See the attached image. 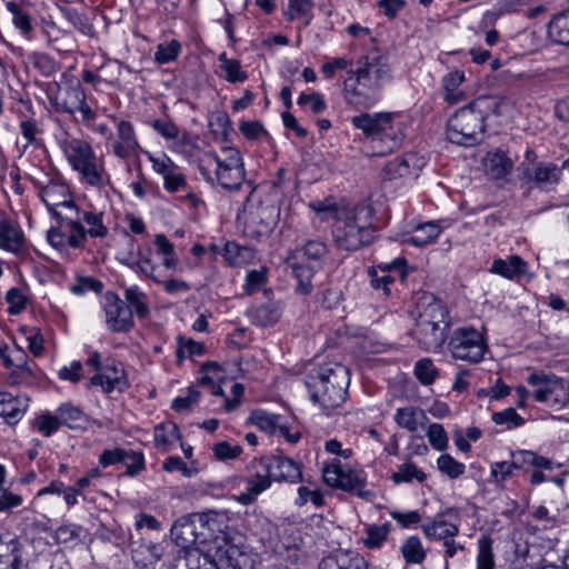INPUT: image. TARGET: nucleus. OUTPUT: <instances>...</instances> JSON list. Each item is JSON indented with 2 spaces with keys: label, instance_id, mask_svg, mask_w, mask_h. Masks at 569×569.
Listing matches in <instances>:
<instances>
[{
  "label": "nucleus",
  "instance_id": "nucleus-1",
  "mask_svg": "<svg viewBox=\"0 0 569 569\" xmlns=\"http://www.w3.org/2000/svg\"><path fill=\"white\" fill-rule=\"evenodd\" d=\"M60 148L79 181L88 187L102 190L111 184V176L107 171L103 157H98L91 143L79 138H67L60 141Z\"/></svg>",
  "mask_w": 569,
  "mask_h": 569
},
{
  "label": "nucleus",
  "instance_id": "nucleus-2",
  "mask_svg": "<svg viewBox=\"0 0 569 569\" xmlns=\"http://www.w3.org/2000/svg\"><path fill=\"white\" fill-rule=\"evenodd\" d=\"M359 149L366 157H383L396 149L402 142L403 136L392 124L391 113H362L358 116Z\"/></svg>",
  "mask_w": 569,
  "mask_h": 569
},
{
  "label": "nucleus",
  "instance_id": "nucleus-3",
  "mask_svg": "<svg viewBox=\"0 0 569 569\" xmlns=\"http://www.w3.org/2000/svg\"><path fill=\"white\" fill-rule=\"evenodd\" d=\"M350 379V370L336 363L311 372L307 377L306 386L315 403L323 409H331L339 407L346 400Z\"/></svg>",
  "mask_w": 569,
  "mask_h": 569
},
{
  "label": "nucleus",
  "instance_id": "nucleus-4",
  "mask_svg": "<svg viewBox=\"0 0 569 569\" xmlns=\"http://www.w3.org/2000/svg\"><path fill=\"white\" fill-rule=\"evenodd\" d=\"M492 103L488 98H477L456 111L447 123L448 140L460 146L477 143L485 131V120Z\"/></svg>",
  "mask_w": 569,
  "mask_h": 569
},
{
  "label": "nucleus",
  "instance_id": "nucleus-5",
  "mask_svg": "<svg viewBox=\"0 0 569 569\" xmlns=\"http://www.w3.org/2000/svg\"><path fill=\"white\" fill-rule=\"evenodd\" d=\"M199 170L209 182L217 181L226 190H238L246 176L240 152L234 148H223L222 157L208 152L199 160Z\"/></svg>",
  "mask_w": 569,
  "mask_h": 569
},
{
  "label": "nucleus",
  "instance_id": "nucleus-6",
  "mask_svg": "<svg viewBox=\"0 0 569 569\" xmlns=\"http://www.w3.org/2000/svg\"><path fill=\"white\" fill-rule=\"evenodd\" d=\"M391 79V69L386 56L378 50L369 52L358 67V86L372 91L370 101L377 99L376 92Z\"/></svg>",
  "mask_w": 569,
  "mask_h": 569
},
{
  "label": "nucleus",
  "instance_id": "nucleus-7",
  "mask_svg": "<svg viewBox=\"0 0 569 569\" xmlns=\"http://www.w3.org/2000/svg\"><path fill=\"white\" fill-rule=\"evenodd\" d=\"M257 562L258 555L249 546L231 538L223 539L211 559L217 569H254Z\"/></svg>",
  "mask_w": 569,
  "mask_h": 569
},
{
  "label": "nucleus",
  "instance_id": "nucleus-8",
  "mask_svg": "<svg viewBox=\"0 0 569 569\" xmlns=\"http://www.w3.org/2000/svg\"><path fill=\"white\" fill-rule=\"evenodd\" d=\"M58 224L47 232L48 242L61 252L69 248H83V226L80 223V213L53 217Z\"/></svg>",
  "mask_w": 569,
  "mask_h": 569
},
{
  "label": "nucleus",
  "instance_id": "nucleus-9",
  "mask_svg": "<svg viewBox=\"0 0 569 569\" xmlns=\"http://www.w3.org/2000/svg\"><path fill=\"white\" fill-rule=\"evenodd\" d=\"M449 348L455 359L477 363L482 360L487 345L473 328H458L450 337Z\"/></svg>",
  "mask_w": 569,
  "mask_h": 569
},
{
  "label": "nucleus",
  "instance_id": "nucleus-10",
  "mask_svg": "<svg viewBox=\"0 0 569 569\" xmlns=\"http://www.w3.org/2000/svg\"><path fill=\"white\" fill-rule=\"evenodd\" d=\"M34 184L39 188L40 198L52 217L80 213L67 183L49 181L47 184H41L34 181Z\"/></svg>",
  "mask_w": 569,
  "mask_h": 569
},
{
  "label": "nucleus",
  "instance_id": "nucleus-11",
  "mask_svg": "<svg viewBox=\"0 0 569 569\" xmlns=\"http://www.w3.org/2000/svg\"><path fill=\"white\" fill-rule=\"evenodd\" d=\"M206 529L203 516L194 513L179 518L172 525L170 533L180 548H194L193 545L203 543L207 540Z\"/></svg>",
  "mask_w": 569,
  "mask_h": 569
},
{
  "label": "nucleus",
  "instance_id": "nucleus-12",
  "mask_svg": "<svg viewBox=\"0 0 569 569\" xmlns=\"http://www.w3.org/2000/svg\"><path fill=\"white\" fill-rule=\"evenodd\" d=\"M51 101L57 111L69 114L79 111L87 123L96 118V112L87 103L86 92L80 84L60 89Z\"/></svg>",
  "mask_w": 569,
  "mask_h": 569
},
{
  "label": "nucleus",
  "instance_id": "nucleus-13",
  "mask_svg": "<svg viewBox=\"0 0 569 569\" xmlns=\"http://www.w3.org/2000/svg\"><path fill=\"white\" fill-rule=\"evenodd\" d=\"M569 171V159L561 162H537L525 170V177L543 191L552 190L561 180L563 171Z\"/></svg>",
  "mask_w": 569,
  "mask_h": 569
},
{
  "label": "nucleus",
  "instance_id": "nucleus-14",
  "mask_svg": "<svg viewBox=\"0 0 569 569\" xmlns=\"http://www.w3.org/2000/svg\"><path fill=\"white\" fill-rule=\"evenodd\" d=\"M116 124V136L112 142V152L119 159H129L132 157H139L141 152H144L140 146L134 127L130 121L112 117Z\"/></svg>",
  "mask_w": 569,
  "mask_h": 569
},
{
  "label": "nucleus",
  "instance_id": "nucleus-15",
  "mask_svg": "<svg viewBox=\"0 0 569 569\" xmlns=\"http://www.w3.org/2000/svg\"><path fill=\"white\" fill-rule=\"evenodd\" d=\"M332 236L340 249L352 251L356 248V207H341L335 210Z\"/></svg>",
  "mask_w": 569,
  "mask_h": 569
},
{
  "label": "nucleus",
  "instance_id": "nucleus-16",
  "mask_svg": "<svg viewBox=\"0 0 569 569\" xmlns=\"http://www.w3.org/2000/svg\"><path fill=\"white\" fill-rule=\"evenodd\" d=\"M416 322H420V327L431 325L450 326L446 306L430 292H422L417 298Z\"/></svg>",
  "mask_w": 569,
  "mask_h": 569
},
{
  "label": "nucleus",
  "instance_id": "nucleus-17",
  "mask_svg": "<svg viewBox=\"0 0 569 569\" xmlns=\"http://www.w3.org/2000/svg\"><path fill=\"white\" fill-rule=\"evenodd\" d=\"M91 385L100 386L106 393L114 390L124 391L129 383L126 379L123 365L113 359L107 360L102 370L91 378Z\"/></svg>",
  "mask_w": 569,
  "mask_h": 569
},
{
  "label": "nucleus",
  "instance_id": "nucleus-18",
  "mask_svg": "<svg viewBox=\"0 0 569 569\" xmlns=\"http://www.w3.org/2000/svg\"><path fill=\"white\" fill-rule=\"evenodd\" d=\"M321 71L327 79L335 77L337 71H345L347 77L343 78V92L349 103H353L356 99V80L353 79V60L343 57L333 58L321 67Z\"/></svg>",
  "mask_w": 569,
  "mask_h": 569
},
{
  "label": "nucleus",
  "instance_id": "nucleus-19",
  "mask_svg": "<svg viewBox=\"0 0 569 569\" xmlns=\"http://www.w3.org/2000/svg\"><path fill=\"white\" fill-rule=\"evenodd\" d=\"M448 329V325L420 327V322H416L411 335L423 350L437 351L446 341Z\"/></svg>",
  "mask_w": 569,
  "mask_h": 569
},
{
  "label": "nucleus",
  "instance_id": "nucleus-20",
  "mask_svg": "<svg viewBox=\"0 0 569 569\" xmlns=\"http://www.w3.org/2000/svg\"><path fill=\"white\" fill-rule=\"evenodd\" d=\"M26 545L10 535L0 536V569H21Z\"/></svg>",
  "mask_w": 569,
  "mask_h": 569
},
{
  "label": "nucleus",
  "instance_id": "nucleus-21",
  "mask_svg": "<svg viewBox=\"0 0 569 569\" xmlns=\"http://www.w3.org/2000/svg\"><path fill=\"white\" fill-rule=\"evenodd\" d=\"M107 325L111 331H129L133 327L132 311L118 297L108 300L106 306Z\"/></svg>",
  "mask_w": 569,
  "mask_h": 569
},
{
  "label": "nucleus",
  "instance_id": "nucleus-22",
  "mask_svg": "<svg viewBox=\"0 0 569 569\" xmlns=\"http://www.w3.org/2000/svg\"><path fill=\"white\" fill-rule=\"evenodd\" d=\"M211 563V558L198 548H180L176 551L167 569H204Z\"/></svg>",
  "mask_w": 569,
  "mask_h": 569
},
{
  "label": "nucleus",
  "instance_id": "nucleus-23",
  "mask_svg": "<svg viewBox=\"0 0 569 569\" xmlns=\"http://www.w3.org/2000/svg\"><path fill=\"white\" fill-rule=\"evenodd\" d=\"M447 515L458 516V512L450 509L447 510L446 512L438 515L436 518L426 521L422 525L423 533L430 539L443 541L456 537L459 532V528L456 523L446 520L445 517Z\"/></svg>",
  "mask_w": 569,
  "mask_h": 569
},
{
  "label": "nucleus",
  "instance_id": "nucleus-24",
  "mask_svg": "<svg viewBox=\"0 0 569 569\" xmlns=\"http://www.w3.org/2000/svg\"><path fill=\"white\" fill-rule=\"evenodd\" d=\"M23 243L24 236L20 227L0 212V248L17 254Z\"/></svg>",
  "mask_w": 569,
  "mask_h": 569
},
{
  "label": "nucleus",
  "instance_id": "nucleus-25",
  "mask_svg": "<svg viewBox=\"0 0 569 569\" xmlns=\"http://www.w3.org/2000/svg\"><path fill=\"white\" fill-rule=\"evenodd\" d=\"M322 478L328 486L341 490H352L356 486L350 465H325Z\"/></svg>",
  "mask_w": 569,
  "mask_h": 569
},
{
  "label": "nucleus",
  "instance_id": "nucleus-26",
  "mask_svg": "<svg viewBox=\"0 0 569 569\" xmlns=\"http://www.w3.org/2000/svg\"><path fill=\"white\" fill-rule=\"evenodd\" d=\"M527 271L528 263L517 254L509 256L506 259H496L490 268V272L511 280L525 276Z\"/></svg>",
  "mask_w": 569,
  "mask_h": 569
},
{
  "label": "nucleus",
  "instance_id": "nucleus-27",
  "mask_svg": "<svg viewBox=\"0 0 569 569\" xmlns=\"http://www.w3.org/2000/svg\"><path fill=\"white\" fill-rule=\"evenodd\" d=\"M395 419L399 427L407 429L410 432H417L426 429L429 422L426 412L422 409L412 406L399 408Z\"/></svg>",
  "mask_w": 569,
  "mask_h": 569
},
{
  "label": "nucleus",
  "instance_id": "nucleus-28",
  "mask_svg": "<svg viewBox=\"0 0 569 569\" xmlns=\"http://www.w3.org/2000/svg\"><path fill=\"white\" fill-rule=\"evenodd\" d=\"M557 376L535 372L527 378L528 385L533 388L532 397L538 402L551 403V397Z\"/></svg>",
  "mask_w": 569,
  "mask_h": 569
},
{
  "label": "nucleus",
  "instance_id": "nucleus-29",
  "mask_svg": "<svg viewBox=\"0 0 569 569\" xmlns=\"http://www.w3.org/2000/svg\"><path fill=\"white\" fill-rule=\"evenodd\" d=\"M26 409V400L9 392H0V417H3L8 423H17L23 417Z\"/></svg>",
  "mask_w": 569,
  "mask_h": 569
},
{
  "label": "nucleus",
  "instance_id": "nucleus-30",
  "mask_svg": "<svg viewBox=\"0 0 569 569\" xmlns=\"http://www.w3.org/2000/svg\"><path fill=\"white\" fill-rule=\"evenodd\" d=\"M282 315L280 301H269L250 310L252 322L260 327H269L277 323Z\"/></svg>",
  "mask_w": 569,
  "mask_h": 569
},
{
  "label": "nucleus",
  "instance_id": "nucleus-31",
  "mask_svg": "<svg viewBox=\"0 0 569 569\" xmlns=\"http://www.w3.org/2000/svg\"><path fill=\"white\" fill-rule=\"evenodd\" d=\"M486 173L492 179H501L510 173L513 163L500 150L488 152L483 159Z\"/></svg>",
  "mask_w": 569,
  "mask_h": 569
},
{
  "label": "nucleus",
  "instance_id": "nucleus-32",
  "mask_svg": "<svg viewBox=\"0 0 569 569\" xmlns=\"http://www.w3.org/2000/svg\"><path fill=\"white\" fill-rule=\"evenodd\" d=\"M327 254V246L318 240L308 241L301 249H298L289 260H298L311 266L321 268L322 260Z\"/></svg>",
  "mask_w": 569,
  "mask_h": 569
},
{
  "label": "nucleus",
  "instance_id": "nucleus-33",
  "mask_svg": "<svg viewBox=\"0 0 569 569\" xmlns=\"http://www.w3.org/2000/svg\"><path fill=\"white\" fill-rule=\"evenodd\" d=\"M80 223L83 226V243L87 237L106 238L109 229L103 223V213L93 211H80Z\"/></svg>",
  "mask_w": 569,
  "mask_h": 569
},
{
  "label": "nucleus",
  "instance_id": "nucleus-34",
  "mask_svg": "<svg viewBox=\"0 0 569 569\" xmlns=\"http://www.w3.org/2000/svg\"><path fill=\"white\" fill-rule=\"evenodd\" d=\"M288 262L297 278V291L301 295H309L312 291V278L320 268L298 260H289Z\"/></svg>",
  "mask_w": 569,
  "mask_h": 569
},
{
  "label": "nucleus",
  "instance_id": "nucleus-35",
  "mask_svg": "<svg viewBox=\"0 0 569 569\" xmlns=\"http://www.w3.org/2000/svg\"><path fill=\"white\" fill-rule=\"evenodd\" d=\"M512 467L518 468L520 465H485L477 468L473 476L485 483H500L511 475Z\"/></svg>",
  "mask_w": 569,
  "mask_h": 569
},
{
  "label": "nucleus",
  "instance_id": "nucleus-36",
  "mask_svg": "<svg viewBox=\"0 0 569 569\" xmlns=\"http://www.w3.org/2000/svg\"><path fill=\"white\" fill-rule=\"evenodd\" d=\"M465 81V73L459 70L451 71L442 79L445 89V100L450 104L459 103L466 100V94L460 90V86Z\"/></svg>",
  "mask_w": 569,
  "mask_h": 569
},
{
  "label": "nucleus",
  "instance_id": "nucleus-37",
  "mask_svg": "<svg viewBox=\"0 0 569 569\" xmlns=\"http://www.w3.org/2000/svg\"><path fill=\"white\" fill-rule=\"evenodd\" d=\"M153 438L156 447L167 451L180 440L178 426L172 421H166L154 427Z\"/></svg>",
  "mask_w": 569,
  "mask_h": 569
},
{
  "label": "nucleus",
  "instance_id": "nucleus-38",
  "mask_svg": "<svg viewBox=\"0 0 569 569\" xmlns=\"http://www.w3.org/2000/svg\"><path fill=\"white\" fill-rule=\"evenodd\" d=\"M124 299L132 315L134 313L138 318H147L150 309L148 303L147 295L140 290L138 286H130L124 289Z\"/></svg>",
  "mask_w": 569,
  "mask_h": 569
},
{
  "label": "nucleus",
  "instance_id": "nucleus-39",
  "mask_svg": "<svg viewBox=\"0 0 569 569\" xmlns=\"http://www.w3.org/2000/svg\"><path fill=\"white\" fill-rule=\"evenodd\" d=\"M271 480L272 477H269L268 471L264 475H256L248 480L247 490L238 496V501L242 505L252 503L262 491L270 487Z\"/></svg>",
  "mask_w": 569,
  "mask_h": 569
},
{
  "label": "nucleus",
  "instance_id": "nucleus-40",
  "mask_svg": "<svg viewBox=\"0 0 569 569\" xmlns=\"http://www.w3.org/2000/svg\"><path fill=\"white\" fill-rule=\"evenodd\" d=\"M548 34L557 43L569 44V10L557 14L550 21Z\"/></svg>",
  "mask_w": 569,
  "mask_h": 569
},
{
  "label": "nucleus",
  "instance_id": "nucleus-41",
  "mask_svg": "<svg viewBox=\"0 0 569 569\" xmlns=\"http://www.w3.org/2000/svg\"><path fill=\"white\" fill-rule=\"evenodd\" d=\"M220 70L223 72L222 77L231 83L243 82L248 76L246 71L241 69V64L237 59H230L224 52L219 56Z\"/></svg>",
  "mask_w": 569,
  "mask_h": 569
},
{
  "label": "nucleus",
  "instance_id": "nucleus-42",
  "mask_svg": "<svg viewBox=\"0 0 569 569\" xmlns=\"http://www.w3.org/2000/svg\"><path fill=\"white\" fill-rule=\"evenodd\" d=\"M401 553L407 563L419 565L426 559L427 552L417 536H410L401 546Z\"/></svg>",
  "mask_w": 569,
  "mask_h": 569
},
{
  "label": "nucleus",
  "instance_id": "nucleus-43",
  "mask_svg": "<svg viewBox=\"0 0 569 569\" xmlns=\"http://www.w3.org/2000/svg\"><path fill=\"white\" fill-rule=\"evenodd\" d=\"M441 232L440 227L435 222L419 224L408 239L411 244L422 247L433 241Z\"/></svg>",
  "mask_w": 569,
  "mask_h": 569
},
{
  "label": "nucleus",
  "instance_id": "nucleus-44",
  "mask_svg": "<svg viewBox=\"0 0 569 569\" xmlns=\"http://www.w3.org/2000/svg\"><path fill=\"white\" fill-rule=\"evenodd\" d=\"M181 51V43L178 40L172 39L157 46L153 59L159 64H167L177 60Z\"/></svg>",
  "mask_w": 569,
  "mask_h": 569
},
{
  "label": "nucleus",
  "instance_id": "nucleus-45",
  "mask_svg": "<svg viewBox=\"0 0 569 569\" xmlns=\"http://www.w3.org/2000/svg\"><path fill=\"white\" fill-rule=\"evenodd\" d=\"M269 477L273 481L295 482L301 477L300 465H268Z\"/></svg>",
  "mask_w": 569,
  "mask_h": 569
},
{
  "label": "nucleus",
  "instance_id": "nucleus-46",
  "mask_svg": "<svg viewBox=\"0 0 569 569\" xmlns=\"http://www.w3.org/2000/svg\"><path fill=\"white\" fill-rule=\"evenodd\" d=\"M492 539L482 536L478 540L477 569H495V555L492 551Z\"/></svg>",
  "mask_w": 569,
  "mask_h": 569
},
{
  "label": "nucleus",
  "instance_id": "nucleus-47",
  "mask_svg": "<svg viewBox=\"0 0 569 569\" xmlns=\"http://www.w3.org/2000/svg\"><path fill=\"white\" fill-rule=\"evenodd\" d=\"M415 159L416 157L413 154H408L389 161L385 167L386 177L391 180L410 174V163Z\"/></svg>",
  "mask_w": 569,
  "mask_h": 569
},
{
  "label": "nucleus",
  "instance_id": "nucleus-48",
  "mask_svg": "<svg viewBox=\"0 0 569 569\" xmlns=\"http://www.w3.org/2000/svg\"><path fill=\"white\" fill-rule=\"evenodd\" d=\"M390 531V525H369L366 528V537L362 542L370 549L379 548L382 542L387 539Z\"/></svg>",
  "mask_w": 569,
  "mask_h": 569
},
{
  "label": "nucleus",
  "instance_id": "nucleus-49",
  "mask_svg": "<svg viewBox=\"0 0 569 569\" xmlns=\"http://www.w3.org/2000/svg\"><path fill=\"white\" fill-rule=\"evenodd\" d=\"M250 420L260 430L273 436L277 435V427L279 421L281 420V417L278 415L268 413L262 410H257L252 412Z\"/></svg>",
  "mask_w": 569,
  "mask_h": 569
},
{
  "label": "nucleus",
  "instance_id": "nucleus-50",
  "mask_svg": "<svg viewBox=\"0 0 569 569\" xmlns=\"http://www.w3.org/2000/svg\"><path fill=\"white\" fill-rule=\"evenodd\" d=\"M128 459L132 460V462H142L143 456L132 450L117 448L114 450H104L99 458V462H124Z\"/></svg>",
  "mask_w": 569,
  "mask_h": 569
},
{
  "label": "nucleus",
  "instance_id": "nucleus-51",
  "mask_svg": "<svg viewBox=\"0 0 569 569\" xmlns=\"http://www.w3.org/2000/svg\"><path fill=\"white\" fill-rule=\"evenodd\" d=\"M150 254V249L147 250V253L140 252L138 260L129 262L128 266L134 272L149 277L156 282H160V279L154 274L156 266L151 262Z\"/></svg>",
  "mask_w": 569,
  "mask_h": 569
},
{
  "label": "nucleus",
  "instance_id": "nucleus-52",
  "mask_svg": "<svg viewBox=\"0 0 569 569\" xmlns=\"http://www.w3.org/2000/svg\"><path fill=\"white\" fill-rule=\"evenodd\" d=\"M60 426L58 416L50 412L38 416L33 421V427L44 437H50Z\"/></svg>",
  "mask_w": 569,
  "mask_h": 569
},
{
  "label": "nucleus",
  "instance_id": "nucleus-53",
  "mask_svg": "<svg viewBox=\"0 0 569 569\" xmlns=\"http://www.w3.org/2000/svg\"><path fill=\"white\" fill-rule=\"evenodd\" d=\"M415 375L422 385H431L438 375V370L429 358L419 360L415 366Z\"/></svg>",
  "mask_w": 569,
  "mask_h": 569
},
{
  "label": "nucleus",
  "instance_id": "nucleus-54",
  "mask_svg": "<svg viewBox=\"0 0 569 569\" xmlns=\"http://www.w3.org/2000/svg\"><path fill=\"white\" fill-rule=\"evenodd\" d=\"M426 473L417 469L416 465H401L397 472H393L391 478L395 483L411 482L416 479L422 482L426 479Z\"/></svg>",
  "mask_w": 569,
  "mask_h": 569
},
{
  "label": "nucleus",
  "instance_id": "nucleus-55",
  "mask_svg": "<svg viewBox=\"0 0 569 569\" xmlns=\"http://www.w3.org/2000/svg\"><path fill=\"white\" fill-rule=\"evenodd\" d=\"M57 416L61 426L76 428L81 420V411L71 403H63L57 409Z\"/></svg>",
  "mask_w": 569,
  "mask_h": 569
},
{
  "label": "nucleus",
  "instance_id": "nucleus-56",
  "mask_svg": "<svg viewBox=\"0 0 569 569\" xmlns=\"http://www.w3.org/2000/svg\"><path fill=\"white\" fill-rule=\"evenodd\" d=\"M427 438L429 443L438 451H443L448 447V435L440 423H431L427 428Z\"/></svg>",
  "mask_w": 569,
  "mask_h": 569
},
{
  "label": "nucleus",
  "instance_id": "nucleus-57",
  "mask_svg": "<svg viewBox=\"0 0 569 569\" xmlns=\"http://www.w3.org/2000/svg\"><path fill=\"white\" fill-rule=\"evenodd\" d=\"M64 17L82 34L88 37H92L94 34L92 23L84 14H81L73 9H67L64 11Z\"/></svg>",
  "mask_w": 569,
  "mask_h": 569
},
{
  "label": "nucleus",
  "instance_id": "nucleus-58",
  "mask_svg": "<svg viewBox=\"0 0 569 569\" xmlns=\"http://www.w3.org/2000/svg\"><path fill=\"white\" fill-rule=\"evenodd\" d=\"M313 8L312 0H288L286 17L289 20L307 18Z\"/></svg>",
  "mask_w": 569,
  "mask_h": 569
},
{
  "label": "nucleus",
  "instance_id": "nucleus-59",
  "mask_svg": "<svg viewBox=\"0 0 569 569\" xmlns=\"http://www.w3.org/2000/svg\"><path fill=\"white\" fill-rule=\"evenodd\" d=\"M8 10L12 13L13 24L23 33L28 34L32 30L31 19L29 14L23 12L14 2L7 3Z\"/></svg>",
  "mask_w": 569,
  "mask_h": 569
},
{
  "label": "nucleus",
  "instance_id": "nucleus-60",
  "mask_svg": "<svg viewBox=\"0 0 569 569\" xmlns=\"http://www.w3.org/2000/svg\"><path fill=\"white\" fill-rule=\"evenodd\" d=\"M309 501L317 508L323 506L325 503L323 496L318 489L300 486L298 488V498L296 499V505L301 507Z\"/></svg>",
  "mask_w": 569,
  "mask_h": 569
},
{
  "label": "nucleus",
  "instance_id": "nucleus-61",
  "mask_svg": "<svg viewBox=\"0 0 569 569\" xmlns=\"http://www.w3.org/2000/svg\"><path fill=\"white\" fill-rule=\"evenodd\" d=\"M204 351L203 343L196 342L192 339H186L181 336L178 337L177 358L180 360L188 353L190 357L201 356Z\"/></svg>",
  "mask_w": 569,
  "mask_h": 569
},
{
  "label": "nucleus",
  "instance_id": "nucleus-62",
  "mask_svg": "<svg viewBox=\"0 0 569 569\" xmlns=\"http://www.w3.org/2000/svg\"><path fill=\"white\" fill-rule=\"evenodd\" d=\"M567 403H569V385L563 379L557 377L550 406L562 408Z\"/></svg>",
  "mask_w": 569,
  "mask_h": 569
},
{
  "label": "nucleus",
  "instance_id": "nucleus-63",
  "mask_svg": "<svg viewBox=\"0 0 569 569\" xmlns=\"http://www.w3.org/2000/svg\"><path fill=\"white\" fill-rule=\"evenodd\" d=\"M6 301L9 303L8 312L19 315L27 306L24 295L19 288H11L6 295Z\"/></svg>",
  "mask_w": 569,
  "mask_h": 569
},
{
  "label": "nucleus",
  "instance_id": "nucleus-64",
  "mask_svg": "<svg viewBox=\"0 0 569 569\" xmlns=\"http://www.w3.org/2000/svg\"><path fill=\"white\" fill-rule=\"evenodd\" d=\"M267 281L264 270H250L246 276L244 292L252 295L257 292Z\"/></svg>",
  "mask_w": 569,
  "mask_h": 569
}]
</instances>
